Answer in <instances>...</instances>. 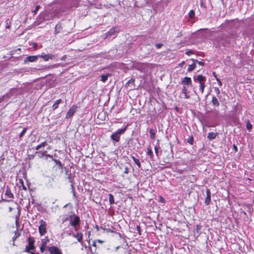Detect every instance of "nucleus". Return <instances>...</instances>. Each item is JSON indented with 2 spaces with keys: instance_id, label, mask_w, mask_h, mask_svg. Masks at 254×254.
Segmentation results:
<instances>
[{
  "instance_id": "nucleus-21",
  "label": "nucleus",
  "mask_w": 254,
  "mask_h": 254,
  "mask_svg": "<svg viewBox=\"0 0 254 254\" xmlns=\"http://www.w3.org/2000/svg\"><path fill=\"white\" fill-rule=\"evenodd\" d=\"M110 75H111L110 74L101 75V81L103 82H105L107 80L108 77Z\"/></svg>"
},
{
  "instance_id": "nucleus-41",
  "label": "nucleus",
  "mask_w": 254,
  "mask_h": 254,
  "mask_svg": "<svg viewBox=\"0 0 254 254\" xmlns=\"http://www.w3.org/2000/svg\"><path fill=\"white\" fill-rule=\"evenodd\" d=\"M185 61H183L181 63L179 64L180 67H182L185 64Z\"/></svg>"
},
{
  "instance_id": "nucleus-49",
  "label": "nucleus",
  "mask_w": 254,
  "mask_h": 254,
  "mask_svg": "<svg viewBox=\"0 0 254 254\" xmlns=\"http://www.w3.org/2000/svg\"><path fill=\"white\" fill-rule=\"evenodd\" d=\"M233 147H234V149L237 150V148L235 145H234Z\"/></svg>"
},
{
  "instance_id": "nucleus-17",
  "label": "nucleus",
  "mask_w": 254,
  "mask_h": 254,
  "mask_svg": "<svg viewBox=\"0 0 254 254\" xmlns=\"http://www.w3.org/2000/svg\"><path fill=\"white\" fill-rule=\"evenodd\" d=\"M217 135V133L211 132L208 133L207 138L209 140H212V139H214Z\"/></svg>"
},
{
  "instance_id": "nucleus-13",
  "label": "nucleus",
  "mask_w": 254,
  "mask_h": 254,
  "mask_svg": "<svg viewBox=\"0 0 254 254\" xmlns=\"http://www.w3.org/2000/svg\"><path fill=\"white\" fill-rule=\"evenodd\" d=\"M206 197L205 198L204 203L208 205L211 201V192L209 189H207L206 191Z\"/></svg>"
},
{
  "instance_id": "nucleus-44",
  "label": "nucleus",
  "mask_w": 254,
  "mask_h": 254,
  "mask_svg": "<svg viewBox=\"0 0 254 254\" xmlns=\"http://www.w3.org/2000/svg\"><path fill=\"white\" fill-rule=\"evenodd\" d=\"M40 148H41V147H40V145H39V144L38 145H37V146L35 147V149H36V150H39Z\"/></svg>"
},
{
  "instance_id": "nucleus-11",
  "label": "nucleus",
  "mask_w": 254,
  "mask_h": 254,
  "mask_svg": "<svg viewBox=\"0 0 254 254\" xmlns=\"http://www.w3.org/2000/svg\"><path fill=\"white\" fill-rule=\"evenodd\" d=\"M120 31V28L116 27L111 29L107 33V36H114L116 33H118Z\"/></svg>"
},
{
  "instance_id": "nucleus-53",
  "label": "nucleus",
  "mask_w": 254,
  "mask_h": 254,
  "mask_svg": "<svg viewBox=\"0 0 254 254\" xmlns=\"http://www.w3.org/2000/svg\"><path fill=\"white\" fill-rule=\"evenodd\" d=\"M162 200H163V198L161 197V202H162Z\"/></svg>"
},
{
  "instance_id": "nucleus-26",
  "label": "nucleus",
  "mask_w": 254,
  "mask_h": 254,
  "mask_svg": "<svg viewBox=\"0 0 254 254\" xmlns=\"http://www.w3.org/2000/svg\"><path fill=\"white\" fill-rule=\"evenodd\" d=\"M61 27V25L59 23L57 24L55 26V32L56 33H59L60 32V28Z\"/></svg>"
},
{
  "instance_id": "nucleus-54",
  "label": "nucleus",
  "mask_w": 254,
  "mask_h": 254,
  "mask_svg": "<svg viewBox=\"0 0 254 254\" xmlns=\"http://www.w3.org/2000/svg\"><path fill=\"white\" fill-rule=\"evenodd\" d=\"M162 200H163V198L161 197V202H162Z\"/></svg>"
},
{
  "instance_id": "nucleus-46",
  "label": "nucleus",
  "mask_w": 254,
  "mask_h": 254,
  "mask_svg": "<svg viewBox=\"0 0 254 254\" xmlns=\"http://www.w3.org/2000/svg\"><path fill=\"white\" fill-rule=\"evenodd\" d=\"M213 75L214 76V77H215V78L216 79V78H218L217 77V75H216V74L215 72H213V73H212Z\"/></svg>"
},
{
  "instance_id": "nucleus-48",
  "label": "nucleus",
  "mask_w": 254,
  "mask_h": 254,
  "mask_svg": "<svg viewBox=\"0 0 254 254\" xmlns=\"http://www.w3.org/2000/svg\"><path fill=\"white\" fill-rule=\"evenodd\" d=\"M47 240H45V239L42 240V244H43L44 243H45L46 245L47 244Z\"/></svg>"
},
{
  "instance_id": "nucleus-20",
  "label": "nucleus",
  "mask_w": 254,
  "mask_h": 254,
  "mask_svg": "<svg viewBox=\"0 0 254 254\" xmlns=\"http://www.w3.org/2000/svg\"><path fill=\"white\" fill-rule=\"evenodd\" d=\"M46 152H47L46 151H39L36 152V154L38 155V156L39 158H42L44 156H46Z\"/></svg>"
},
{
  "instance_id": "nucleus-43",
  "label": "nucleus",
  "mask_w": 254,
  "mask_h": 254,
  "mask_svg": "<svg viewBox=\"0 0 254 254\" xmlns=\"http://www.w3.org/2000/svg\"><path fill=\"white\" fill-rule=\"evenodd\" d=\"M191 53H192V52H191V51H187V52H186V55H188V56H190Z\"/></svg>"
},
{
  "instance_id": "nucleus-7",
  "label": "nucleus",
  "mask_w": 254,
  "mask_h": 254,
  "mask_svg": "<svg viewBox=\"0 0 254 254\" xmlns=\"http://www.w3.org/2000/svg\"><path fill=\"white\" fill-rule=\"evenodd\" d=\"M35 242L33 238H29L28 239V245L26 247L25 251L27 252H29L30 250H34L35 249V246H34V243Z\"/></svg>"
},
{
  "instance_id": "nucleus-22",
  "label": "nucleus",
  "mask_w": 254,
  "mask_h": 254,
  "mask_svg": "<svg viewBox=\"0 0 254 254\" xmlns=\"http://www.w3.org/2000/svg\"><path fill=\"white\" fill-rule=\"evenodd\" d=\"M147 154L148 156H149L151 159H152L153 157V153L152 150L150 148H147Z\"/></svg>"
},
{
  "instance_id": "nucleus-42",
  "label": "nucleus",
  "mask_w": 254,
  "mask_h": 254,
  "mask_svg": "<svg viewBox=\"0 0 254 254\" xmlns=\"http://www.w3.org/2000/svg\"><path fill=\"white\" fill-rule=\"evenodd\" d=\"M127 83H128V84H130V83H132V84H133V83H134V80H133V79H130V80H129L127 82Z\"/></svg>"
},
{
  "instance_id": "nucleus-16",
  "label": "nucleus",
  "mask_w": 254,
  "mask_h": 254,
  "mask_svg": "<svg viewBox=\"0 0 254 254\" xmlns=\"http://www.w3.org/2000/svg\"><path fill=\"white\" fill-rule=\"evenodd\" d=\"M212 103L214 106L217 107H218L220 105L218 100L215 96H213L212 98Z\"/></svg>"
},
{
  "instance_id": "nucleus-30",
  "label": "nucleus",
  "mask_w": 254,
  "mask_h": 254,
  "mask_svg": "<svg viewBox=\"0 0 254 254\" xmlns=\"http://www.w3.org/2000/svg\"><path fill=\"white\" fill-rule=\"evenodd\" d=\"M55 162V163L59 166V167L62 168V164L61 162L59 160H56L55 159H54L53 160Z\"/></svg>"
},
{
  "instance_id": "nucleus-38",
  "label": "nucleus",
  "mask_w": 254,
  "mask_h": 254,
  "mask_svg": "<svg viewBox=\"0 0 254 254\" xmlns=\"http://www.w3.org/2000/svg\"><path fill=\"white\" fill-rule=\"evenodd\" d=\"M98 242V243H103V241L100 240H98L97 241H96L95 242H94V243L93 244V246L94 247H96V243Z\"/></svg>"
},
{
  "instance_id": "nucleus-31",
  "label": "nucleus",
  "mask_w": 254,
  "mask_h": 254,
  "mask_svg": "<svg viewBox=\"0 0 254 254\" xmlns=\"http://www.w3.org/2000/svg\"><path fill=\"white\" fill-rule=\"evenodd\" d=\"M189 17L190 18H193L195 15V12L193 10H191L189 13Z\"/></svg>"
},
{
  "instance_id": "nucleus-33",
  "label": "nucleus",
  "mask_w": 254,
  "mask_h": 254,
  "mask_svg": "<svg viewBox=\"0 0 254 254\" xmlns=\"http://www.w3.org/2000/svg\"><path fill=\"white\" fill-rule=\"evenodd\" d=\"M214 92L216 93V94L218 95L220 94V90L217 87H214Z\"/></svg>"
},
{
  "instance_id": "nucleus-35",
  "label": "nucleus",
  "mask_w": 254,
  "mask_h": 254,
  "mask_svg": "<svg viewBox=\"0 0 254 254\" xmlns=\"http://www.w3.org/2000/svg\"><path fill=\"white\" fill-rule=\"evenodd\" d=\"M193 61L194 62H196V63H198V64L199 65H203V64H204V63H203L202 62L198 61H197V60H193Z\"/></svg>"
},
{
  "instance_id": "nucleus-40",
  "label": "nucleus",
  "mask_w": 254,
  "mask_h": 254,
  "mask_svg": "<svg viewBox=\"0 0 254 254\" xmlns=\"http://www.w3.org/2000/svg\"><path fill=\"white\" fill-rule=\"evenodd\" d=\"M216 81H217L218 84H219V86L222 85L221 81H220V80L219 78H216Z\"/></svg>"
},
{
  "instance_id": "nucleus-34",
  "label": "nucleus",
  "mask_w": 254,
  "mask_h": 254,
  "mask_svg": "<svg viewBox=\"0 0 254 254\" xmlns=\"http://www.w3.org/2000/svg\"><path fill=\"white\" fill-rule=\"evenodd\" d=\"M39 145L40 146L41 148L42 147H44L47 145V142L46 141H44V142H42L41 143H40Z\"/></svg>"
},
{
  "instance_id": "nucleus-14",
  "label": "nucleus",
  "mask_w": 254,
  "mask_h": 254,
  "mask_svg": "<svg viewBox=\"0 0 254 254\" xmlns=\"http://www.w3.org/2000/svg\"><path fill=\"white\" fill-rule=\"evenodd\" d=\"M182 93L184 94V98L185 99H189L190 96L188 95V90L186 86H184L182 89Z\"/></svg>"
},
{
  "instance_id": "nucleus-12",
  "label": "nucleus",
  "mask_w": 254,
  "mask_h": 254,
  "mask_svg": "<svg viewBox=\"0 0 254 254\" xmlns=\"http://www.w3.org/2000/svg\"><path fill=\"white\" fill-rule=\"evenodd\" d=\"M182 83L184 85V86L186 85H190V86H192V81L190 77H184L182 80Z\"/></svg>"
},
{
  "instance_id": "nucleus-27",
  "label": "nucleus",
  "mask_w": 254,
  "mask_h": 254,
  "mask_svg": "<svg viewBox=\"0 0 254 254\" xmlns=\"http://www.w3.org/2000/svg\"><path fill=\"white\" fill-rule=\"evenodd\" d=\"M149 133L150 135V137L152 139H154L155 138V130L154 129H150L149 130Z\"/></svg>"
},
{
  "instance_id": "nucleus-9",
  "label": "nucleus",
  "mask_w": 254,
  "mask_h": 254,
  "mask_svg": "<svg viewBox=\"0 0 254 254\" xmlns=\"http://www.w3.org/2000/svg\"><path fill=\"white\" fill-rule=\"evenodd\" d=\"M66 233L67 234H68L69 235H72V236L75 238H76L78 242H79V243H82V237H83V235L81 233H77L76 234H74V233H73V234H71V233H68V232H66Z\"/></svg>"
},
{
  "instance_id": "nucleus-6",
  "label": "nucleus",
  "mask_w": 254,
  "mask_h": 254,
  "mask_svg": "<svg viewBox=\"0 0 254 254\" xmlns=\"http://www.w3.org/2000/svg\"><path fill=\"white\" fill-rule=\"evenodd\" d=\"M50 254H63L61 250L55 246L47 247Z\"/></svg>"
},
{
  "instance_id": "nucleus-47",
  "label": "nucleus",
  "mask_w": 254,
  "mask_h": 254,
  "mask_svg": "<svg viewBox=\"0 0 254 254\" xmlns=\"http://www.w3.org/2000/svg\"><path fill=\"white\" fill-rule=\"evenodd\" d=\"M128 168H125V173H128Z\"/></svg>"
},
{
  "instance_id": "nucleus-3",
  "label": "nucleus",
  "mask_w": 254,
  "mask_h": 254,
  "mask_svg": "<svg viewBox=\"0 0 254 254\" xmlns=\"http://www.w3.org/2000/svg\"><path fill=\"white\" fill-rule=\"evenodd\" d=\"M40 223V225L39 226L38 229L40 235L42 236H44L47 233V223L43 220H41Z\"/></svg>"
},
{
  "instance_id": "nucleus-56",
  "label": "nucleus",
  "mask_w": 254,
  "mask_h": 254,
  "mask_svg": "<svg viewBox=\"0 0 254 254\" xmlns=\"http://www.w3.org/2000/svg\"><path fill=\"white\" fill-rule=\"evenodd\" d=\"M137 228L138 229H139V226H137Z\"/></svg>"
},
{
  "instance_id": "nucleus-36",
  "label": "nucleus",
  "mask_w": 254,
  "mask_h": 254,
  "mask_svg": "<svg viewBox=\"0 0 254 254\" xmlns=\"http://www.w3.org/2000/svg\"><path fill=\"white\" fill-rule=\"evenodd\" d=\"M155 152L157 156L158 155V151H159V148L157 146H155L154 148Z\"/></svg>"
},
{
  "instance_id": "nucleus-45",
  "label": "nucleus",
  "mask_w": 254,
  "mask_h": 254,
  "mask_svg": "<svg viewBox=\"0 0 254 254\" xmlns=\"http://www.w3.org/2000/svg\"><path fill=\"white\" fill-rule=\"evenodd\" d=\"M21 181L22 182L23 189L24 190H26V188L25 186H24L23 183V181L22 180H21Z\"/></svg>"
},
{
  "instance_id": "nucleus-25",
  "label": "nucleus",
  "mask_w": 254,
  "mask_h": 254,
  "mask_svg": "<svg viewBox=\"0 0 254 254\" xmlns=\"http://www.w3.org/2000/svg\"><path fill=\"white\" fill-rule=\"evenodd\" d=\"M27 129H28L27 127H24L22 131L20 132V133L19 134V138L20 139H21V138L23 137V136L25 134V133L27 131Z\"/></svg>"
},
{
  "instance_id": "nucleus-5",
  "label": "nucleus",
  "mask_w": 254,
  "mask_h": 254,
  "mask_svg": "<svg viewBox=\"0 0 254 254\" xmlns=\"http://www.w3.org/2000/svg\"><path fill=\"white\" fill-rule=\"evenodd\" d=\"M77 108V106L76 105H72L71 107L69 109L68 111L66 113L65 118L66 119H69L71 118L76 111V109Z\"/></svg>"
},
{
  "instance_id": "nucleus-23",
  "label": "nucleus",
  "mask_w": 254,
  "mask_h": 254,
  "mask_svg": "<svg viewBox=\"0 0 254 254\" xmlns=\"http://www.w3.org/2000/svg\"><path fill=\"white\" fill-rule=\"evenodd\" d=\"M109 202H110V204H114L115 201H114V197L113 195L110 193L109 194Z\"/></svg>"
},
{
  "instance_id": "nucleus-32",
  "label": "nucleus",
  "mask_w": 254,
  "mask_h": 254,
  "mask_svg": "<svg viewBox=\"0 0 254 254\" xmlns=\"http://www.w3.org/2000/svg\"><path fill=\"white\" fill-rule=\"evenodd\" d=\"M40 7V5H37L35 7V10H33L32 12L34 13V15H35L37 11L39 10V8Z\"/></svg>"
},
{
  "instance_id": "nucleus-1",
  "label": "nucleus",
  "mask_w": 254,
  "mask_h": 254,
  "mask_svg": "<svg viewBox=\"0 0 254 254\" xmlns=\"http://www.w3.org/2000/svg\"><path fill=\"white\" fill-rule=\"evenodd\" d=\"M127 128V126L124 128L119 129L117 131L114 132L111 135V138L112 140L116 142L120 141L121 135L125 133Z\"/></svg>"
},
{
  "instance_id": "nucleus-28",
  "label": "nucleus",
  "mask_w": 254,
  "mask_h": 254,
  "mask_svg": "<svg viewBox=\"0 0 254 254\" xmlns=\"http://www.w3.org/2000/svg\"><path fill=\"white\" fill-rule=\"evenodd\" d=\"M246 127L247 129L249 131H250L252 128V125L251 124L249 121H248L246 123Z\"/></svg>"
},
{
  "instance_id": "nucleus-50",
  "label": "nucleus",
  "mask_w": 254,
  "mask_h": 254,
  "mask_svg": "<svg viewBox=\"0 0 254 254\" xmlns=\"http://www.w3.org/2000/svg\"><path fill=\"white\" fill-rule=\"evenodd\" d=\"M65 58V56H64L62 59V60H64V59Z\"/></svg>"
},
{
  "instance_id": "nucleus-2",
  "label": "nucleus",
  "mask_w": 254,
  "mask_h": 254,
  "mask_svg": "<svg viewBox=\"0 0 254 254\" xmlns=\"http://www.w3.org/2000/svg\"><path fill=\"white\" fill-rule=\"evenodd\" d=\"M196 79L199 84V90L201 93H203L205 87L206 78L202 75L199 74L197 76Z\"/></svg>"
},
{
  "instance_id": "nucleus-4",
  "label": "nucleus",
  "mask_w": 254,
  "mask_h": 254,
  "mask_svg": "<svg viewBox=\"0 0 254 254\" xmlns=\"http://www.w3.org/2000/svg\"><path fill=\"white\" fill-rule=\"evenodd\" d=\"M80 219L78 216L72 215L70 217L69 224L74 227L75 230H77V225L79 224Z\"/></svg>"
},
{
  "instance_id": "nucleus-24",
  "label": "nucleus",
  "mask_w": 254,
  "mask_h": 254,
  "mask_svg": "<svg viewBox=\"0 0 254 254\" xmlns=\"http://www.w3.org/2000/svg\"><path fill=\"white\" fill-rule=\"evenodd\" d=\"M196 67V65L194 63L192 64L189 65V67L188 69V71L190 72L193 70Z\"/></svg>"
},
{
  "instance_id": "nucleus-10",
  "label": "nucleus",
  "mask_w": 254,
  "mask_h": 254,
  "mask_svg": "<svg viewBox=\"0 0 254 254\" xmlns=\"http://www.w3.org/2000/svg\"><path fill=\"white\" fill-rule=\"evenodd\" d=\"M38 57H39V55L28 56L24 59V61L25 63L27 62H35L38 60Z\"/></svg>"
},
{
  "instance_id": "nucleus-18",
  "label": "nucleus",
  "mask_w": 254,
  "mask_h": 254,
  "mask_svg": "<svg viewBox=\"0 0 254 254\" xmlns=\"http://www.w3.org/2000/svg\"><path fill=\"white\" fill-rule=\"evenodd\" d=\"M61 99L57 100L52 106L53 110H55L56 109H57L59 107V104L61 103Z\"/></svg>"
},
{
  "instance_id": "nucleus-29",
  "label": "nucleus",
  "mask_w": 254,
  "mask_h": 254,
  "mask_svg": "<svg viewBox=\"0 0 254 254\" xmlns=\"http://www.w3.org/2000/svg\"><path fill=\"white\" fill-rule=\"evenodd\" d=\"M46 248H47V247L46 246V243H44L43 244H42L41 247H40V251L42 253H43L46 249Z\"/></svg>"
},
{
  "instance_id": "nucleus-57",
  "label": "nucleus",
  "mask_w": 254,
  "mask_h": 254,
  "mask_svg": "<svg viewBox=\"0 0 254 254\" xmlns=\"http://www.w3.org/2000/svg\"><path fill=\"white\" fill-rule=\"evenodd\" d=\"M31 253L32 254H35V253H32V252H31Z\"/></svg>"
},
{
  "instance_id": "nucleus-8",
  "label": "nucleus",
  "mask_w": 254,
  "mask_h": 254,
  "mask_svg": "<svg viewBox=\"0 0 254 254\" xmlns=\"http://www.w3.org/2000/svg\"><path fill=\"white\" fill-rule=\"evenodd\" d=\"M39 57L42 58L45 61H48L50 60H53L55 58L56 56L52 54H46L45 53H42Z\"/></svg>"
},
{
  "instance_id": "nucleus-19",
  "label": "nucleus",
  "mask_w": 254,
  "mask_h": 254,
  "mask_svg": "<svg viewBox=\"0 0 254 254\" xmlns=\"http://www.w3.org/2000/svg\"><path fill=\"white\" fill-rule=\"evenodd\" d=\"M131 158L132 159L133 162H134V163L138 166V168H140L141 167V164L139 162V160L136 158L134 156L131 155Z\"/></svg>"
},
{
  "instance_id": "nucleus-37",
  "label": "nucleus",
  "mask_w": 254,
  "mask_h": 254,
  "mask_svg": "<svg viewBox=\"0 0 254 254\" xmlns=\"http://www.w3.org/2000/svg\"><path fill=\"white\" fill-rule=\"evenodd\" d=\"M48 158H51L52 160L54 159L53 156L50 154H46V159H48Z\"/></svg>"
},
{
  "instance_id": "nucleus-52",
  "label": "nucleus",
  "mask_w": 254,
  "mask_h": 254,
  "mask_svg": "<svg viewBox=\"0 0 254 254\" xmlns=\"http://www.w3.org/2000/svg\"><path fill=\"white\" fill-rule=\"evenodd\" d=\"M162 200H163V198L161 197V202H162Z\"/></svg>"
},
{
  "instance_id": "nucleus-15",
  "label": "nucleus",
  "mask_w": 254,
  "mask_h": 254,
  "mask_svg": "<svg viewBox=\"0 0 254 254\" xmlns=\"http://www.w3.org/2000/svg\"><path fill=\"white\" fill-rule=\"evenodd\" d=\"M5 195L7 197V198L11 199L13 197V195L11 192V190L9 188H7L5 192Z\"/></svg>"
},
{
  "instance_id": "nucleus-51",
  "label": "nucleus",
  "mask_w": 254,
  "mask_h": 254,
  "mask_svg": "<svg viewBox=\"0 0 254 254\" xmlns=\"http://www.w3.org/2000/svg\"><path fill=\"white\" fill-rule=\"evenodd\" d=\"M42 15H43V14L41 13L40 15H39V16L42 17Z\"/></svg>"
},
{
  "instance_id": "nucleus-55",
  "label": "nucleus",
  "mask_w": 254,
  "mask_h": 254,
  "mask_svg": "<svg viewBox=\"0 0 254 254\" xmlns=\"http://www.w3.org/2000/svg\"><path fill=\"white\" fill-rule=\"evenodd\" d=\"M189 142L191 144H192V141H191V142L189 141Z\"/></svg>"
},
{
  "instance_id": "nucleus-39",
  "label": "nucleus",
  "mask_w": 254,
  "mask_h": 254,
  "mask_svg": "<svg viewBox=\"0 0 254 254\" xmlns=\"http://www.w3.org/2000/svg\"><path fill=\"white\" fill-rule=\"evenodd\" d=\"M163 46V44H156L155 46L157 48V49H160V48L162 47V46Z\"/></svg>"
}]
</instances>
